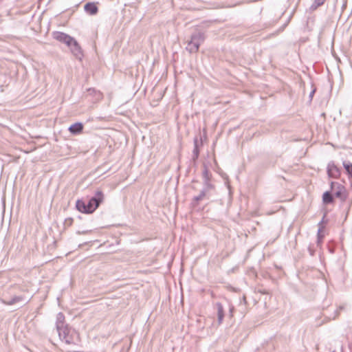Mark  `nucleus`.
I'll return each instance as SVG.
<instances>
[{
	"label": "nucleus",
	"mask_w": 352,
	"mask_h": 352,
	"mask_svg": "<svg viewBox=\"0 0 352 352\" xmlns=\"http://www.w3.org/2000/svg\"><path fill=\"white\" fill-rule=\"evenodd\" d=\"M206 36L204 32L195 30L190 36V39L187 42L186 50L190 54L198 52L200 45L204 42Z\"/></svg>",
	"instance_id": "f257e3e1"
},
{
	"label": "nucleus",
	"mask_w": 352,
	"mask_h": 352,
	"mask_svg": "<svg viewBox=\"0 0 352 352\" xmlns=\"http://www.w3.org/2000/svg\"><path fill=\"white\" fill-rule=\"evenodd\" d=\"M57 331L60 339L62 341H65L66 344H71L75 343L74 336H76V333L68 326H65L57 330Z\"/></svg>",
	"instance_id": "f03ea898"
},
{
	"label": "nucleus",
	"mask_w": 352,
	"mask_h": 352,
	"mask_svg": "<svg viewBox=\"0 0 352 352\" xmlns=\"http://www.w3.org/2000/svg\"><path fill=\"white\" fill-rule=\"evenodd\" d=\"M330 191L332 192L333 196L340 199L341 201H344L346 198L345 187L338 182H331Z\"/></svg>",
	"instance_id": "7ed1b4c3"
},
{
	"label": "nucleus",
	"mask_w": 352,
	"mask_h": 352,
	"mask_svg": "<svg viewBox=\"0 0 352 352\" xmlns=\"http://www.w3.org/2000/svg\"><path fill=\"white\" fill-rule=\"evenodd\" d=\"M104 194L100 190H97L93 197H91L88 202L87 206L94 212L104 200Z\"/></svg>",
	"instance_id": "20e7f679"
},
{
	"label": "nucleus",
	"mask_w": 352,
	"mask_h": 352,
	"mask_svg": "<svg viewBox=\"0 0 352 352\" xmlns=\"http://www.w3.org/2000/svg\"><path fill=\"white\" fill-rule=\"evenodd\" d=\"M53 38L58 41L66 44L67 46L71 45V43L74 41V38L66 33L58 31L53 32Z\"/></svg>",
	"instance_id": "39448f33"
},
{
	"label": "nucleus",
	"mask_w": 352,
	"mask_h": 352,
	"mask_svg": "<svg viewBox=\"0 0 352 352\" xmlns=\"http://www.w3.org/2000/svg\"><path fill=\"white\" fill-rule=\"evenodd\" d=\"M327 173L329 178L338 179L341 175V170L331 161L327 164Z\"/></svg>",
	"instance_id": "423d86ee"
},
{
	"label": "nucleus",
	"mask_w": 352,
	"mask_h": 352,
	"mask_svg": "<svg viewBox=\"0 0 352 352\" xmlns=\"http://www.w3.org/2000/svg\"><path fill=\"white\" fill-rule=\"evenodd\" d=\"M68 47L70 48L72 53L76 58L82 60L83 57L82 50L80 45L75 38H74V41L71 43V45Z\"/></svg>",
	"instance_id": "0eeeda50"
},
{
	"label": "nucleus",
	"mask_w": 352,
	"mask_h": 352,
	"mask_svg": "<svg viewBox=\"0 0 352 352\" xmlns=\"http://www.w3.org/2000/svg\"><path fill=\"white\" fill-rule=\"evenodd\" d=\"M87 206V203H85L83 200L78 199L76 201V208L79 212L85 213V214L93 213L92 211L91 210L90 208Z\"/></svg>",
	"instance_id": "6e6552de"
},
{
	"label": "nucleus",
	"mask_w": 352,
	"mask_h": 352,
	"mask_svg": "<svg viewBox=\"0 0 352 352\" xmlns=\"http://www.w3.org/2000/svg\"><path fill=\"white\" fill-rule=\"evenodd\" d=\"M70 133L73 135H78L80 134L82 130H83V124L82 122H75L70 125V126L68 129Z\"/></svg>",
	"instance_id": "1a4fd4ad"
},
{
	"label": "nucleus",
	"mask_w": 352,
	"mask_h": 352,
	"mask_svg": "<svg viewBox=\"0 0 352 352\" xmlns=\"http://www.w3.org/2000/svg\"><path fill=\"white\" fill-rule=\"evenodd\" d=\"M84 10L85 11L91 14L94 15L97 14L98 11V8L96 6V4L94 2H88L84 6Z\"/></svg>",
	"instance_id": "9d476101"
},
{
	"label": "nucleus",
	"mask_w": 352,
	"mask_h": 352,
	"mask_svg": "<svg viewBox=\"0 0 352 352\" xmlns=\"http://www.w3.org/2000/svg\"><path fill=\"white\" fill-rule=\"evenodd\" d=\"M193 143H194V148L192 151V160L193 161H196L198 159L199 155V145H202V142H201V141L199 142L197 138H195Z\"/></svg>",
	"instance_id": "9b49d317"
},
{
	"label": "nucleus",
	"mask_w": 352,
	"mask_h": 352,
	"mask_svg": "<svg viewBox=\"0 0 352 352\" xmlns=\"http://www.w3.org/2000/svg\"><path fill=\"white\" fill-rule=\"evenodd\" d=\"M217 311V322L218 324H220L222 323L224 318V309L221 302H217L215 304Z\"/></svg>",
	"instance_id": "f8f14e48"
},
{
	"label": "nucleus",
	"mask_w": 352,
	"mask_h": 352,
	"mask_svg": "<svg viewBox=\"0 0 352 352\" xmlns=\"http://www.w3.org/2000/svg\"><path fill=\"white\" fill-rule=\"evenodd\" d=\"M67 324H65V316L62 312H59L56 316V330H59Z\"/></svg>",
	"instance_id": "ddd939ff"
},
{
	"label": "nucleus",
	"mask_w": 352,
	"mask_h": 352,
	"mask_svg": "<svg viewBox=\"0 0 352 352\" xmlns=\"http://www.w3.org/2000/svg\"><path fill=\"white\" fill-rule=\"evenodd\" d=\"M334 197L330 190H327L322 195V201L324 204H332L334 201Z\"/></svg>",
	"instance_id": "4468645a"
},
{
	"label": "nucleus",
	"mask_w": 352,
	"mask_h": 352,
	"mask_svg": "<svg viewBox=\"0 0 352 352\" xmlns=\"http://www.w3.org/2000/svg\"><path fill=\"white\" fill-rule=\"evenodd\" d=\"M25 298L23 296H15L8 300H4L3 303L7 305H12L19 302L25 301Z\"/></svg>",
	"instance_id": "2eb2a0df"
},
{
	"label": "nucleus",
	"mask_w": 352,
	"mask_h": 352,
	"mask_svg": "<svg viewBox=\"0 0 352 352\" xmlns=\"http://www.w3.org/2000/svg\"><path fill=\"white\" fill-rule=\"evenodd\" d=\"M323 218H324V217ZM323 221H324V219H322L318 223L319 228L318 230V233H317L318 244L320 243L324 238V234H322V230L324 228V226H322Z\"/></svg>",
	"instance_id": "dca6fc26"
},
{
	"label": "nucleus",
	"mask_w": 352,
	"mask_h": 352,
	"mask_svg": "<svg viewBox=\"0 0 352 352\" xmlns=\"http://www.w3.org/2000/svg\"><path fill=\"white\" fill-rule=\"evenodd\" d=\"M202 177H203V182H211V177L212 175L210 173L208 167L204 164V170L202 172Z\"/></svg>",
	"instance_id": "f3484780"
},
{
	"label": "nucleus",
	"mask_w": 352,
	"mask_h": 352,
	"mask_svg": "<svg viewBox=\"0 0 352 352\" xmlns=\"http://www.w3.org/2000/svg\"><path fill=\"white\" fill-rule=\"evenodd\" d=\"M326 0H314L313 3L309 7L310 11H314L316 10L318 7L322 6Z\"/></svg>",
	"instance_id": "a211bd4d"
},
{
	"label": "nucleus",
	"mask_w": 352,
	"mask_h": 352,
	"mask_svg": "<svg viewBox=\"0 0 352 352\" xmlns=\"http://www.w3.org/2000/svg\"><path fill=\"white\" fill-rule=\"evenodd\" d=\"M343 166L349 175V177L352 178V163L344 161L343 162Z\"/></svg>",
	"instance_id": "6ab92c4d"
},
{
	"label": "nucleus",
	"mask_w": 352,
	"mask_h": 352,
	"mask_svg": "<svg viewBox=\"0 0 352 352\" xmlns=\"http://www.w3.org/2000/svg\"><path fill=\"white\" fill-rule=\"evenodd\" d=\"M87 91L90 95H94L96 100H100L102 98V94L100 91L96 90L94 88H89Z\"/></svg>",
	"instance_id": "aec40b11"
},
{
	"label": "nucleus",
	"mask_w": 352,
	"mask_h": 352,
	"mask_svg": "<svg viewBox=\"0 0 352 352\" xmlns=\"http://www.w3.org/2000/svg\"><path fill=\"white\" fill-rule=\"evenodd\" d=\"M204 187L203 188L209 192H210L211 190L214 189V186L211 183V182H203Z\"/></svg>",
	"instance_id": "412c9836"
},
{
	"label": "nucleus",
	"mask_w": 352,
	"mask_h": 352,
	"mask_svg": "<svg viewBox=\"0 0 352 352\" xmlns=\"http://www.w3.org/2000/svg\"><path fill=\"white\" fill-rule=\"evenodd\" d=\"M204 197L199 193L197 196H195L192 199V204L195 206L198 204V202L203 200Z\"/></svg>",
	"instance_id": "4be33fe9"
},
{
	"label": "nucleus",
	"mask_w": 352,
	"mask_h": 352,
	"mask_svg": "<svg viewBox=\"0 0 352 352\" xmlns=\"http://www.w3.org/2000/svg\"><path fill=\"white\" fill-rule=\"evenodd\" d=\"M73 219L71 217L65 219L64 222L65 226H71L73 223Z\"/></svg>",
	"instance_id": "5701e85b"
},
{
	"label": "nucleus",
	"mask_w": 352,
	"mask_h": 352,
	"mask_svg": "<svg viewBox=\"0 0 352 352\" xmlns=\"http://www.w3.org/2000/svg\"><path fill=\"white\" fill-rule=\"evenodd\" d=\"M200 193L201 194V195L205 198V197H207L208 199H209V197H210V192L206 190H204V188H202V190H201Z\"/></svg>",
	"instance_id": "b1692460"
},
{
	"label": "nucleus",
	"mask_w": 352,
	"mask_h": 352,
	"mask_svg": "<svg viewBox=\"0 0 352 352\" xmlns=\"http://www.w3.org/2000/svg\"><path fill=\"white\" fill-rule=\"evenodd\" d=\"M234 310V307L232 305H230L229 307V314L230 317H232Z\"/></svg>",
	"instance_id": "393cba45"
},
{
	"label": "nucleus",
	"mask_w": 352,
	"mask_h": 352,
	"mask_svg": "<svg viewBox=\"0 0 352 352\" xmlns=\"http://www.w3.org/2000/svg\"><path fill=\"white\" fill-rule=\"evenodd\" d=\"M315 91H316V90H315V89H314V90H312V91L310 92V94H309V98H310V100H312V98H313V96H314V95Z\"/></svg>",
	"instance_id": "a878e982"
},
{
	"label": "nucleus",
	"mask_w": 352,
	"mask_h": 352,
	"mask_svg": "<svg viewBox=\"0 0 352 352\" xmlns=\"http://www.w3.org/2000/svg\"><path fill=\"white\" fill-rule=\"evenodd\" d=\"M89 231L88 230H85V231H77V234H86V233H88Z\"/></svg>",
	"instance_id": "bb28decb"
}]
</instances>
